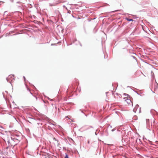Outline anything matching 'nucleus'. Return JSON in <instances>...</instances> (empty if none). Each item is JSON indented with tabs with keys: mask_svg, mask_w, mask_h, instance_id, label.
Returning <instances> with one entry per match:
<instances>
[{
	"mask_svg": "<svg viewBox=\"0 0 158 158\" xmlns=\"http://www.w3.org/2000/svg\"><path fill=\"white\" fill-rule=\"evenodd\" d=\"M64 158H69L68 155L67 154H66Z\"/></svg>",
	"mask_w": 158,
	"mask_h": 158,
	"instance_id": "5",
	"label": "nucleus"
},
{
	"mask_svg": "<svg viewBox=\"0 0 158 158\" xmlns=\"http://www.w3.org/2000/svg\"><path fill=\"white\" fill-rule=\"evenodd\" d=\"M124 103L126 105H132V102L131 100L127 98H125Z\"/></svg>",
	"mask_w": 158,
	"mask_h": 158,
	"instance_id": "1",
	"label": "nucleus"
},
{
	"mask_svg": "<svg viewBox=\"0 0 158 158\" xmlns=\"http://www.w3.org/2000/svg\"><path fill=\"white\" fill-rule=\"evenodd\" d=\"M133 111L135 113H139L140 112V108L139 107V106L138 104L135 105L133 109Z\"/></svg>",
	"mask_w": 158,
	"mask_h": 158,
	"instance_id": "2",
	"label": "nucleus"
},
{
	"mask_svg": "<svg viewBox=\"0 0 158 158\" xmlns=\"http://www.w3.org/2000/svg\"><path fill=\"white\" fill-rule=\"evenodd\" d=\"M8 78L12 81L13 80H14V75H10L9 76Z\"/></svg>",
	"mask_w": 158,
	"mask_h": 158,
	"instance_id": "3",
	"label": "nucleus"
},
{
	"mask_svg": "<svg viewBox=\"0 0 158 158\" xmlns=\"http://www.w3.org/2000/svg\"><path fill=\"white\" fill-rule=\"evenodd\" d=\"M127 20H128V21H133V19H127Z\"/></svg>",
	"mask_w": 158,
	"mask_h": 158,
	"instance_id": "4",
	"label": "nucleus"
},
{
	"mask_svg": "<svg viewBox=\"0 0 158 158\" xmlns=\"http://www.w3.org/2000/svg\"><path fill=\"white\" fill-rule=\"evenodd\" d=\"M53 139H54L55 140L57 141L56 139L55 138H53Z\"/></svg>",
	"mask_w": 158,
	"mask_h": 158,
	"instance_id": "6",
	"label": "nucleus"
}]
</instances>
